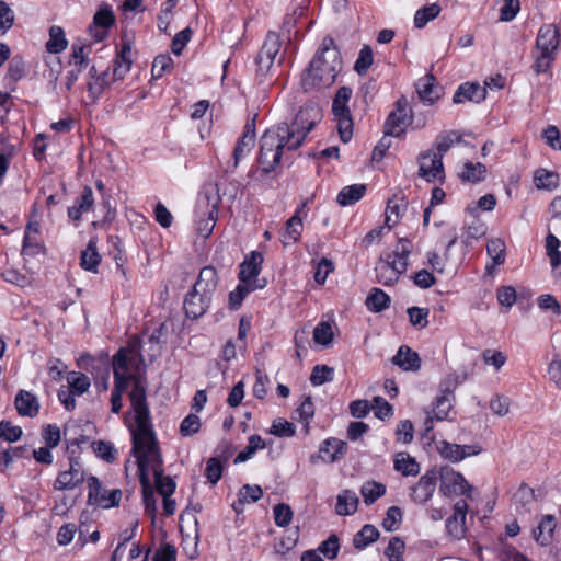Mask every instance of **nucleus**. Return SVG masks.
<instances>
[{
	"instance_id": "c9c22d12",
	"label": "nucleus",
	"mask_w": 561,
	"mask_h": 561,
	"mask_svg": "<svg viewBox=\"0 0 561 561\" xmlns=\"http://www.w3.org/2000/svg\"><path fill=\"white\" fill-rule=\"evenodd\" d=\"M65 32L60 26H51L49 28V39L46 43V49L51 54H58L67 47Z\"/></svg>"
},
{
	"instance_id": "6e6d98bb",
	"label": "nucleus",
	"mask_w": 561,
	"mask_h": 561,
	"mask_svg": "<svg viewBox=\"0 0 561 561\" xmlns=\"http://www.w3.org/2000/svg\"><path fill=\"white\" fill-rule=\"evenodd\" d=\"M404 550V541L400 537H392L385 550V554L389 561H402Z\"/></svg>"
},
{
	"instance_id": "f704fd0d",
	"label": "nucleus",
	"mask_w": 561,
	"mask_h": 561,
	"mask_svg": "<svg viewBox=\"0 0 561 561\" xmlns=\"http://www.w3.org/2000/svg\"><path fill=\"white\" fill-rule=\"evenodd\" d=\"M385 493L386 486L382 483L376 481H367L360 488V494L366 505H371L379 497L385 495Z\"/></svg>"
},
{
	"instance_id": "9d476101",
	"label": "nucleus",
	"mask_w": 561,
	"mask_h": 561,
	"mask_svg": "<svg viewBox=\"0 0 561 561\" xmlns=\"http://www.w3.org/2000/svg\"><path fill=\"white\" fill-rule=\"evenodd\" d=\"M438 477L440 478L439 491L445 496H450L453 494H461L467 497L471 496L472 486L461 473L454 471L449 467H442L438 470Z\"/></svg>"
},
{
	"instance_id": "5fc2aeb1",
	"label": "nucleus",
	"mask_w": 561,
	"mask_h": 561,
	"mask_svg": "<svg viewBox=\"0 0 561 561\" xmlns=\"http://www.w3.org/2000/svg\"><path fill=\"white\" fill-rule=\"evenodd\" d=\"M238 496L239 504L244 505V503L257 502L263 496V491L260 485L244 484L240 489Z\"/></svg>"
},
{
	"instance_id": "a878e982",
	"label": "nucleus",
	"mask_w": 561,
	"mask_h": 561,
	"mask_svg": "<svg viewBox=\"0 0 561 561\" xmlns=\"http://www.w3.org/2000/svg\"><path fill=\"white\" fill-rule=\"evenodd\" d=\"M434 82L433 75H426L416 82L417 94L424 103L433 104L439 98V89L434 85Z\"/></svg>"
},
{
	"instance_id": "37998d69",
	"label": "nucleus",
	"mask_w": 561,
	"mask_h": 561,
	"mask_svg": "<svg viewBox=\"0 0 561 561\" xmlns=\"http://www.w3.org/2000/svg\"><path fill=\"white\" fill-rule=\"evenodd\" d=\"M457 240V236H454L449 240L443 257L437 252H427V263L433 267L435 272L444 273L445 262L448 261L449 257V250L456 244Z\"/></svg>"
},
{
	"instance_id": "a211bd4d",
	"label": "nucleus",
	"mask_w": 561,
	"mask_h": 561,
	"mask_svg": "<svg viewBox=\"0 0 561 561\" xmlns=\"http://www.w3.org/2000/svg\"><path fill=\"white\" fill-rule=\"evenodd\" d=\"M263 263V255L253 251L249 257H247L240 264L239 279L242 283L259 284L257 276L261 272V265Z\"/></svg>"
},
{
	"instance_id": "2eb2a0df",
	"label": "nucleus",
	"mask_w": 561,
	"mask_h": 561,
	"mask_svg": "<svg viewBox=\"0 0 561 561\" xmlns=\"http://www.w3.org/2000/svg\"><path fill=\"white\" fill-rule=\"evenodd\" d=\"M467 511V502L465 500L457 501L454 505V515L446 520L447 533L456 539H460L465 535Z\"/></svg>"
},
{
	"instance_id": "09e8293b",
	"label": "nucleus",
	"mask_w": 561,
	"mask_h": 561,
	"mask_svg": "<svg viewBox=\"0 0 561 561\" xmlns=\"http://www.w3.org/2000/svg\"><path fill=\"white\" fill-rule=\"evenodd\" d=\"M334 369L327 365H316L310 375V382L313 386H321L325 382L332 381Z\"/></svg>"
},
{
	"instance_id": "a19ab883",
	"label": "nucleus",
	"mask_w": 561,
	"mask_h": 561,
	"mask_svg": "<svg viewBox=\"0 0 561 561\" xmlns=\"http://www.w3.org/2000/svg\"><path fill=\"white\" fill-rule=\"evenodd\" d=\"M107 77L108 72L102 71L99 77H95L93 80H88L87 90L93 102L96 101L102 95L104 90L110 85Z\"/></svg>"
},
{
	"instance_id": "cd10ccee",
	"label": "nucleus",
	"mask_w": 561,
	"mask_h": 561,
	"mask_svg": "<svg viewBox=\"0 0 561 561\" xmlns=\"http://www.w3.org/2000/svg\"><path fill=\"white\" fill-rule=\"evenodd\" d=\"M453 400L454 393L451 392V388L449 386L446 388L442 387V394L436 398L435 407L433 409L436 420L443 421L448 416V412L453 407Z\"/></svg>"
},
{
	"instance_id": "13d9d810",
	"label": "nucleus",
	"mask_w": 561,
	"mask_h": 561,
	"mask_svg": "<svg viewBox=\"0 0 561 561\" xmlns=\"http://www.w3.org/2000/svg\"><path fill=\"white\" fill-rule=\"evenodd\" d=\"M270 433L277 437H291L296 433L295 425L284 419H276L270 428Z\"/></svg>"
},
{
	"instance_id": "3c124183",
	"label": "nucleus",
	"mask_w": 561,
	"mask_h": 561,
	"mask_svg": "<svg viewBox=\"0 0 561 561\" xmlns=\"http://www.w3.org/2000/svg\"><path fill=\"white\" fill-rule=\"evenodd\" d=\"M374 56L373 50L370 46L364 45L363 48L359 50L358 57L354 65V70L363 76L365 75L370 66L373 65Z\"/></svg>"
},
{
	"instance_id": "e433bc0d",
	"label": "nucleus",
	"mask_w": 561,
	"mask_h": 561,
	"mask_svg": "<svg viewBox=\"0 0 561 561\" xmlns=\"http://www.w3.org/2000/svg\"><path fill=\"white\" fill-rule=\"evenodd\" d=\"M485 173L486 168L481 162H466L463 165V170L460 173V178L467 182L478 183L484 180Z\"/></svg>"
},
{
	"instance_id": "de8ad7c7",
	"label": "nucleus",
	"mask_w": 561,
	"mask_h": 561,
	"mask_svg": "<svg viewBox=\"0 0 561 561\" xmlns=\"http://www.w3.org/2000/svg\"><path fill=\"white\" fill-rule=\"evenodd\" d=\"M486 232L485 225L478 218L472 219L471 222H469L466 226V233L465 238L462 240L463 244L466 247L471 245L472 240H477L481 237H483Z\"/></svg>"
},
{
	"instance_id": "7c9ffc66",
	"label": "nucleus",
	"mask_w": 561,
	"mask_h": 561,
	"mask_svg": "<svg viewBox=\"0 0 561 561\" xmlns=\"http://www.w3.org/2000/svg\"><path fill=\"white\" fill-rule=\"evenodd\" d=\"M393 467L404 477L417 476L420 466L416 460L407 453H399L394 457Z\"/></svg>"
},
{
	"instance_id": "f03ea898",
	"label": "nucleus",
	"mask_w": 561,
	"mask_h": 561,
	"mask_svg": "<svg viewBox=\"0 0 561 561\" xmlns=\"http://www.w3.org/2000/svg\"><path fill=\"white\" fill-rule=\"evenodd\" d=\"M342 69L340 50L331 36H325L308 68L302 72L301 87L305 92L331 87Z\"/></svg>"
},
{
	"instance_id": "bb28decb",
	"label": "nucleus",
	"mask_w": 561,
	"mask_h": 561,
	"mask_svg": "<svg viewBox=\"0 0 561 561\" xmlns=\"http://www.w3.org/2000/svg\"><path fill=\"white\" fill-rule=\"evenodd\" d=\"M300 210L301 209H298L286 222L285 231L282 233L280 238L284 245H289L300 239L302 230V220L299 217Z\"/></svg>"
},
{
	"instance_id": "ea45409f",
	"label": "nucleus",
	"mask_w": 561,
	"mask_h": 561,
	"mask_svg": "<svg viewBox=\"0 0 561 561\" xmlns=\"http://www.w3.org/2000/svg\"><path fill=\"white\" fill-rule=\"evenodd\" d=\"M440 7L437 3L427 4L415 12L414 25L417 28L424 27L430 21L438 16Z\"/></svg>"
},
{
	"instance_id": "473e14b6",
	"label": "nucleus",
	"mask_w": 561,
	"mask_h": 561,
	"mask_svg": "<svg viewBox=\"0 0 561 561\" xmlns=\"http://www.w3.org/2000/svg\"><path fill=\"white\" fill-rule=\"evenodd\" d=\"M263 287L264 284H248L240 282L236 289L229 293V308L232 310L239 309L244 298L251 291Z\"/></svg>"
},
{
	"instance_id": "412c9836",
	"label": "nucleus",
	"mask_w": 561,
	"mask_h": 561,
	"mask_svg": "<svg viewBox=\"0 0 561 561\" xmlns=\"http://www.w3.org/2000/svg\"><path fill=\"white\" fill-rule=\"evenodd\" d=\"M392 363L405 371H417L421 367L419 354L407 345L399 347L397 354L392 357Z\"/></svg>"
},
{
	"instance_id": "39448f33",
	"label": "nucleus",
	"mask_w": 561,
	"mask_h": 561,
	"mask_svg": "<svg viewBox=\"0 0 561 561\" xmlns=\"http://www.w3.org/2000/svg\"><path fill=\"white\" fill-rule=\"evenodd\" d=\"M462 136L456 131H444L437 135L435 147L437 152L424 151L419 156V175L427 182H434L444 178L443 157L454 144H459Z\"/></svg>"
},
{
	"instance_id": "c03bdc74",
	"label": "nucleus",
	"mask_w": 561,
	"mask_h": 561,
	"mask_svg": "<svg viewBox=\"0 0 561 561\" xmlns=\"http://www.w3.org/2000/svg\"><path fill=\"white\" fill-rule=\"evenodd\" d=\"M88 504L100 506L99 501L106 499L107 491L102 486L100 480L94 476L88 478Z\"/></svg>"
},
{
	"instance_id": "393cba45",
	"label": "nucleus",
	"mask_w": 561,
	"mask_h": 561,
	"mask_svg": "<svg viewBox=\"0 0 561 561\" xmlns=\"http://www.w3.org/2000/svg\"><path fill=\"white\" fill-rule=\"evenodd\" d=\"M359 499L354 491L343 490L336 496L335 513L340 516L353 515L358 507Z\"/></svg>"
},
{
	"instance_id": "774afa93",
	"label": "nucleus",
	"mask_w": 561,
	"mask_h": 561,
	"mask_svg": "<svg viewBox=\"0 0 561 561\" xmlns=\"http://www.w3.org/2000/svg\"><path fill=\"white\" fill-rule=\"evenodd\" d=\"M25 66L21 58L14 57L11 59L8 67L7 80L11 83H15L24 77Z\"/></svg>"
},
{
	"instance_id": "4d7b16f0",
	"label": "nucleus",
	"mask_w": 561,
	"mask_h": 561,
	"mask_svg": "<svg viewBox=\"0 0 561 561\" xmlns=\"http://www.w3.org/2000/svg\"><path fill=\"white\" fill-rule=\"evenodd\" d=\"M93 450L101 459L113 462L116 459L117 450L111 443L99 440L92 444Z\"/></svg>"
},
{
	"instance_id": "2f4dec72",
	"label": "nucleus",
	"mask_w": 561,
	"mask_h": 561,
	"mask_svg": "<svg viewBox=\"0 0 561 561\" xmlns=\"http://www.w3.org/2000/svg\"><path fill=\"white\" fill-rule=\"evenodd\" d=\"M366 185L353 184L343 187L337 194L336 201L341 206H350L358 202L365 194Z\"/></svg>"
},
{
	"instance_id": "58836bf2",
	"label": "nucleus",
	"mask_w": 561,
	"mask_h": 561,
	"mask_svg": "<svg viewBox=\"0 0 561 561\" xmlns=\"http://www.w3.org/2000/svg\"><path fill=\"white\" fill-rule=\"evenodd\" d=\"M389 296L379 288H374L366 298V306L374 312H380L389 307Z\"/></svg>"
},
{
	"instance_id": "a18cd8bd",
	"label": "nucleus",
	"mask_w": 561,
	"mask_h": 561,
	"mask_svg": "<svg viewBox=\"0 0 561 561\" xmlns=\"http://www.w3.org/2000/svg\"><path fill=\"white\" fill-rule=\"evenodd\" d=\"M558 174L546 169H539L534 174V182L538 188L553 190L558 186Z\"/></svg>"
},
{
	"instance_id": "6e6552de",
	"label": "nucleus",
	"mask_w": 561,
	"mask_h": 561,
	"mask_svg": "<svg viewBox=\"0 0 561 561\" xmlns=\"http://www.w3.org/2000/svg\"><path fill=\"white\" fill-rule=\"evenodd\" d=\"M280 46L282 42L279 35L275 32H268L255 58L257 66L256 72L260 78H266L271 73Z\"/></svg>"
},
{
	"instance_id": "8fccbe9b",
	"label": "nucleus",
	"mask_w": 561,
	"mask_h": 561,
	"mask_svg": "<svg viewBox=\"0 0 561 561\" xmlns=\"http://www.w3.org/2000/svg\"><path fill=\"white\" fill-rule=\"evenodd\" d=\"M560 240L552 233L546 238V251L553 268L561 265V251H559Z\"/></svg>"
},
{
	"instance_id": "c85d7f7f",
	"label": "nucleus",
	"mask_w": 561,
	"mask_h": 561,
	"mask_svg": "<svg viewBox=\"0 0 561 561\" xmlns=\"http://www.w3.org/2000/svg\"><path fill=\"white\" fill-rule=\"evenodd\" d=\"M100 263L101 255L99 254L96 249V240L90 239L85 250H83L81 253L80 265L82 266V268L87 271L96 272V268Z\"/></svg>"
},
{
	"instance_id": "e2e57ef3",
	"label": "nucleus",
	"mask_w": 561,
	"mask_h": 561,
	"mask_svg": "<svg viewBox=\"0 0 561 561\" xmlns=\"http://www.w3.org/2000/svg\"><path fill=\"white\" fill-rule=\"evenodd\" d=\"M486 251L492 256L495 265H501L505 261V244L500 239H494L488 242Z\"/></svg>"
},
{
	"instance_id": "4c0bfd02",
	"label": "nucleus",
	"mask_w": 561,
	"mask_h": 561,
	"mask_svg": "<svg viewBox=\"0 0 561 561\" xmlns=\"http://www.w3.org/2000/svg\"><path fill=\"white\" fill-rule=\"evenodd\" d=\"M479 451L480 450L466 451V447H460V445L447 442H444L440 448V455L451 461H460L467 456L479 454Z\"/></svg>"
},
{
	"instance_id": "6ab92c4d",
	"label": "nucleus",
	"mask_w": 561,
	"mask_h": 561,
	"mask_svg": "<svg viewBox=\"0 0 561 561\" xmlns=\"http://www.w3.org/2000/svg\"><path fill=\"white\" fill-rule=\"evenodd\" d=\"M486 96L485 88L481 87L479 83H463L458 87L456 90L453 102L455 104L462 103L465 101H472L476 103H480Z\"/></svg>"
},
{
	"instance_id": "0e129e2a",
	"label": "nucleus",
	"mask_w": 561,
	"mask_h": 561,
	"mask_svg": "<svg viewBox=\"0 0 561 561\" xmlns=\"http://www.w3.org/2000/svg\"><path fill=\"white\" fill-rule=\"evenodd\" d=\"M87 47L80 43H73L71 46L70 65L77 68H85L88 66Z\"/></svg>"
},
{
	"instance_id": "f3484780",
	"label": "nucleus",
	"mask_w": 561,
	"mask_h": 561,
	"mask_svg": "<svg viewBox=\"0 0 561 561\" xmlns=\"http://www.w3.org/2000/svg\"><path fill=\"white\" fill-rule=\"evenodd\" d=\"M557 527V518L554 515H543L538 526L533 529L534 540L541 547H548L552 543L554 530Z\"/></svg>"
},
{
	"instance_id": "dca6fc26",
	"label": "nucleus",
	"mask_w": 561,
	"mask_h": 561,
	"mask_svg": "<svg viewBox=\"0 0 561 561\" xmlns=\"http://www.w3.org/2000/svg\"><path fill=\"white\" fill-rule=\"evenodd\" d=\"M347 451V444L336 438L325 439L319 449V455H312L310 461L316 462L317 458H322L325 461L334 462L341 459Z\"/></svg>"
},
{
	"instance_id": "69168bd1",
	"label": "nucleus",
	"mask_w": 561,
	"mask_h": 561,
	"mask_svg": "<svg viewBox=\"0 0 561 561\" xmlns=\"http://www.w3.org/2000/svg\"><path fill=\"white\" fill-rule=\"evenodd\" d=\"M22 436V428L13 425L10 421L2 420L0 422V437L7 442L13 443Z\"/></svg>"
},
{
	"instance_id": "1a4fd4ad",
	"label": "nucleus",
	"mask_w": 561,
	"mask_h": 561,
	"mask_svg": "<svg viewBox=\"0 0 561 561\" xmlns=\"http://www.w3.org/2000/svg\"><path fill=\"white\" fill-rule=\"evenodd\" d=\"M410 112L408 100L400 98L385 122V136H401L411 123Z\"/></svg>"
},
{
	"instance_id": "864d4df0",
	"label": "nucleus",
	"mask_w": 561,
	"mask_h": 561,
	"mask_svg": "<svg viewBox=\"0 0 561 561\" xmlns=\"http://www.w3.org/2000/svg\"><path fill=\"white\" fill-rule=\"evenodd\" d=\"M370 409L374 410L375 416L379 420H388L393 415L392 405L382 397H375Z\"/></svg>"
},
{
	"instance_id": "f8f14e48",
	"label": "nucleus",
	"mask_w": 561,
	"mask_h": 561,
	"mask_svg": "<svg viewBox=\"0 0 561 561\" xmlns=\"http://www.w3.org/2000/svg\"><path fill=\"white\" fill-rule=\"evenodd\" d=\"M115 22V15L110 4L102 3L93 16V23L89 31L96 42H101L106 37V30Z\"/></svg>"
},
{
	"instance_id": "680f3d73",
	"label": "nucleus",
	"mask_w": 561,
	"mask_h": 561,
	"mask_svg": "<svg viewBox=\"0 0 561 561\" xmlns=\"http://www.w3.org/2000/svg\"><path fill=\"white\" fill-rule=\"evenodd\" d=\"M340 550L339 538L335 534L331 535L327 540L322 541L318 551L329 560L336 558Z\"/></svg>"
},
{
	"instance_id": "bf43d9fd",
	"label": "nucleus",
	"mask_w": 561,
	"mask_h": 561,
	"mask_svg": "<svg viewBox=\"0 0 561 561\" xmlns=\"http://www.w3.org/2000/svg\"><path fill=\"white\" fill-rule=\"evenodd\" d=\"M333 339L332 327L328 322H320L313 330V340L316 343L328 346Z\"/></svg>"
},
{
	"instance_id": "9b49d317",
	"label": "nucleus",
	"mask_w": 561,
	"mask_h": 561,
	"mask_svg": "<svg viewBox=\"0 0 561 561\" xmlns=\"http://www.w3.org/2000/svg\"><path fill=\"white\" fill-rule=\"evenodd\" d=\"M407 262H396V260H391V255H389L386 261L381 260L376 265L377 280L385 286H392L398 282L399 276L407 271Z\"/></svg>"
},
{
	"instance_id": "c756f323",
	"label": "nucleus",
	"mask_w": 561,
	"mask_h": 561,
	"mask_svg": "<svg viewBox=\"0 0 561 561\" xmlns=\"http://www.w3.org/2000/svg\"><path fill=\"white\" fill-rule=\"evenodd\" d=\"M407 206L408 203L403 196L394 195L392 198L388 199L385 220V225L388 230L392 228V225L390 224L392 221V216L396 217L393 220V225H396L401 214L405 211Z\"/></svg>"
},
{
	"instance_id": "338daca9",
	"label": "nucleus",
	"mask_w": 561,
	"mask_h": 561,
	"mask_svg": "<svg viewBox=\"0 0 561 561\" xmlns=\"http://www.w3.org/2000/svg\"><path fill=\"white\" fill-rule=\"evenodd\" d=\"M213 190L216 192L218 199H220L221 196H225L229 201H234L240 191V183L237 181H230L229 183L225 184L224 187L221 183H216Z\"/></svg>"
},
{
	"instance_id": "f257e3e1",
	"label": "nucleus",
	"mask_w": 561,
	"mask_h": 561,
	"mask_svg": "<svg viewBox=\"0 0 561 561\" xmlns=\"http://www.w3.org/2000/svg\"><path fill=\"white\" fill-rule=\"evenodd\" d=\"M130 397L136 422V428L131 431V454L136 457L138 470L140 471V463L147 474L149 467L152 471L163 470L162 455L152 428L147 397L139 382H136Z\"/></svg>"
},
{
	"instance_id": "b1692460",
	"label": "nucleus",
	"mask_w": 561,
	"mask_h": 561,
	"mask_svg": "<svg viewBox=\"0 0 561 561\" xmlns=\"http://www.w3.org/2000/svg\"><path fill=\"white\" fill-rule=\"evenodd\" d=\"M139 482L142 491V502L145 505V512L151 516L152 522L156 518V495L154 489L149 480V476L144 472L142 465L140 463V478Z\"/></svg>"
},
{
	"instance_id": "7ed1b4c3",
	"label": "nucleus",
	"mask_w": 561,
	"mask_h": 561,
	"mask_svg": "<svg viewBox=\"0 0 561 561\" xmlns=\"http://www.w3.org/2000/svg\"><path fill=\"white\" fill-rule=\"evenodd\" d=\"M217 285L218 276L215 267L204 266L184 298L183 308L187 318L198 319L207 312Z\"/></svg>"
},
{
	"instance_id": "79ce46f5",
	"label": "nucleus",
	"mask_w": 561,
	"mask_h": 561,
	"mask_svg": "<svg viewBox=\"0 0 561 561\" xmlns=\"http://www.w3.org/2000/svg\"><path fill=\"white\" fill-rule=\"evenodd\" d=\"M263 448H265V442L260 435L250 436L247 447L234 458V463H241L249 460L259 449Z\"/></svg>"
},
{
	"instance_id": "603ef678",
	"label": "nucleus",
	"mask_w": 561,
	"mask_h": 561,
	"mask_svg": "<svg viewBox=\"0 0 561 561\" xmlns=\"http://www.w3.org/2000/svg\"><path fill=\"white\" fill-rule=\"evenodd\" d=\"M402 522V511L399 506H390L387 510L386 517L382 520V527L387 531H396Z\"/></svg>"
},
{
	"instance_id": "5701e85b",
	"label": "nucleus",
	"mask_w": 561,
	"mask_h": 561,
	"mask_svg": "<svg viewBox=\"0 0 561 561\" xmlns=\"http://www.w3.org/2000/svg\"><path fill=\"white\" fill-rule=\"evenodd\" d=\"M76 466H78V462L71 463L69 470L58 474L54 484L56 490H72L83 482L84 473Z\"/></svg>"
},
{
	"instance_id": "49530a36",
	"label": "nucleus",
	"mask_w": 561,
	"mask_h": 561,
	"mask_svg": "<svg viewBox=\"0 0 561 561\" xmlns=\"http://www.w3.org/2000/svg\"><path fill=\"white\" fill-rule=\"evenodd\" d=\"M67 382L69 385V390L73 391L77 394H83L88 391L90 387V379L83 373L71 371L67 376Z\"/></svg>"
},
{
	"instance_id": "052dcab7",
	"label": "nucleus",
	"mask_w": 561,
	"mask_h": 561,
	"mask_svg": "<svg viewBox=\"0 0 561 561\" xmlns=\"http://www.w3.org/2000/svg\"><path fill=\"white\" fill-rule=\"evenodd\" d=\"M173 68V60L169 55H159L152 64V77L160 78Z\"/></svg>"
},
{
	"instance_id": "4be33fe9",
	"label": "nucleus",
	"mask_w": 561,
	"mask_h": 561,
	"mask_svg": "<svg viewBox=\"0 0 561 561\" xmlns=\"http://www.w3.org/2000/svg\"><path fill=\"white\" fill-rule=\"evenodd\" d=\"M14 405L22 416L34 417L39 411V403L33 393L26 390H20L15 397Z\"/></svg>"
},
{
	"instance_id": "ddd939ff",
	"label": "nucleus",
	"mask_w": 561,
	"mask_h": 561,
	"mask_svg": "<svg viewBox=\"0 0 561 561\" xmlns=\"http://www.w3.org/2000/svg\"><path fill=\"white\" fill-rule=\"evenodd\" d=\"M437 479V468H432L425 474H423L419 482L412 488V500L419 504L426 503L435 492Z\"/></svg>"
},
{
	"instance_id": "423d86ee",
	"label": "nucleus",
	"mask_w": 561,
	"mask_h": 561,
	"mask_svg": "<svg viewBox=\"0 0 561 561\" xmlns=\"http://www.w3.org/2000/svg\"><path fill=\"white\" fill-rule=\"evenodd\" d=\"M559 46V31L553 24H546L540 27L536 39V61L534 70L537 73L549 70Z\"/></svg>"
},
{
	"instance_id": "0eeeda50",
	"label": "nucleus",
	"mask_w": 561,
	"mask_h": 561,
	"mask_svg": "<svg viewBox=\"0 0 561 561\" xmlns=\"http://www.w3.org/2000/svg\"><path fill=\"white\" fill-rule=\"evenodd\" d=\"M321 117V110L318 105L307 104L301 107L296 114L293 124H287L286 131L290 134L288 138L293 140L289 146L291 148H299L306 136L320 122Z\"/></svg>"
},
{
	"instance_id": "72a5a7b5",
	"label": "nucleus",
	"mask_w": 561,
	"mask_h": 561,
	"mask_svg": "<svg viewBox=\"0 0 561 561\" xmlns=\"http://www.w3.org/2000/svg\"><path fill=\"white\" fill-rule=\"evenodd\" d=\"M378 537H379L378 529L370 524H366L363 526V528L357 534H355V536L353 538V543H354L355 548L364 549L368 545L375 542L378 539Z\"/></svg>"
},
{
	"instance_id": "20e7f679",
	"label": "nucleus",
	"mask_w": 561,
	"mask_h": 561,
	"mask_svg": "<svg viewBox=\"0 0 561 561\" xmlns=\"http://www.w3.org/2000/svg\"><path fill=\"white\" fill-rule=\"evenodd\" d=\"M287 124L282 123L277 126L268 128L260 139V152L257 162L263 174L276 171L280 164L283 150H296L289 145L293 141L288 138L290 134L286 131Z\"/></svg>"
},
{
	"instance_id": "4468645a",
	"label": "nucleus",
	"mask_w": 561,
	"mask_h": 561,
	"mask_svg": "<svg viewBox=\"0 0 561 561\" xmlns=\"http://www.w3.org/2000/svg\"><path fill=\"white\" fill-rule=\"evenodd\" d=\"M255 122H248L244 126V130L242 136L238 139L237 145L233 150V163L231 167V171H233L240 163V161L245 158L255 145Z\"/></svg>"
},
{
	"instance_id": "aec40b11",
	"label": "nucleus",
	"mask_w": 561,
	"mask_h": 561,
	"mask_svg": "<svg viewBox=\"0 0 561 561\" xmlns=\"http://www.w3.org/2000/svg\"><path fill=\"white\" fill-rule=\"evenodd\" d=\"M131 46L125 43L113 61V81L123 80L131 68Z\"/></svg>"
}]
</instances>
